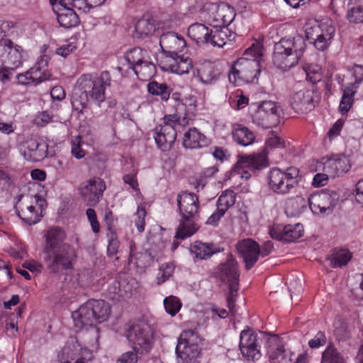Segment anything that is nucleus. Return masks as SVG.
Here are the masks:
<instances>
[{
	"label": "nucleus",
	"instance_id": "f257e3e1",
	"mask_svg": "<svg viewBox=\"0 0 363 363\" xmlns=\"http://www.w3.org/2000/svg\"><path fill=\"white\" fill-rule=\"evenodd\" d=\"M43 264L52 274H60L74 268L77 254L74 247L65 242L66 233L60 227L49 229L45 235Z\"/></svg>",
	"mask_w": 363,
	"mask_h": 363
},
{
	"label": "nucleus",
	"instance_id": "f03ea898",
	"mask_svg": "<svg viewBox=\"0 0 363 363\" xmlns=\"http://www.w3.org/2000/svg\"><path fill=\"white\" fill-rule=\"evenodd\" d=\"M262 55V45L253 43L245 51L243 56L235 62L228 74L229 81L234 84L257 82Z\"/></svg>",
	"mask_w": 363,
	"mask_h": 363
},
{
	"label": "nucleus",
	"instance_id": "7ed1b4c3",
	"mask_svg": "<svg viewBox=\"0 0 363 363\" xmlns=\"http://www.w3.org/2000/svg\"><path fill=\"white\" fill-rule=\"evenodd\" d=\"M179 214L181 216L174 238L184 240L199 229V201L196 194L182 191L177 197Z\"/></svg>",
	"mask_w": 363,
	"mask_h": 363
},
{
	"label": "nucleus",
	"instance_id": "20e7f679",
	"mask_svg": "<svg viewBox=\"0 0 363 363\" xmlns=\"http://www.w3.org/2000/svg\"><path fill=\"white\" fill-rule=\"evenodd\" d=\"M305 49V41L300 36L281 38L274 45L273 63L280 69H289L298 63Z\"/></svg>",
	"mask_w": 363,
	"mask_h": 363
},
{
	"label": "nucleus",
	"instance_id": "39448f33",
	"mask_svg": "<svg viewBox=\"0 0 363 363\" xmlns=\"http://www.w3.org/2000/svg\"><path fill=\"white\" fill-rule=\"evenodd\" d=\"M111 313L109 304L104 300L91 299L82 305L72 314L74 325L83 328L86 325H96L106 321Z\"/></svg>",
	"mask_w": 363,
	"mask_h": 363
},
{
	"label": "nucleus",
	"instance_id": "423d86ee",
	"mask_svg": "<svg viewBox=\"0 0 363 363\" xmlns=\"http://www.w3.org/2000/svg\"><path fill=\"white\" fill-rule=\"evenodd\" d=\"M190 120L189 113H185L182 118L177 115L165 116L162 123L155 128L154 138L158 147L164 152L169 150L177 138L176 126L187 125Z\"/></svg>",
	"mask_w": 363,
	"mask_h": 363
},
{
	"label": "nucleus",
	"instance_id": "0eeeda50",
	"mask_svg": "<svg viewBox=\"0 0 363 363\" xmlns=\"http://www.w3.org/2000/svg\"><path fill=\"white\" fill-rule=\"evenodd\" d=\"M77 83L84 94L100 106L105 101L106 89L111 86V77L108 71H104L99 75L84 74L78 79Z\"/></svg>",
	"mask_w": 363,
	"mask_h": 363
},
{
	"label": "nucleus",
	"instance_id": "6e6552de",
	"mask_svg": "<svg viewBox=\"0 0 363 363\" xmlns=\"http://www.w3.org/2000/svg\"><path fill=\"white\" fill-rule=\"evenodd\" d=\"M236 13L228 4H206L200 11L199 18L213 27H228L235 19Z\"/></svg>",
	"mask_w": 363,
	"mask_h": 363
},
{
	"label": "nucleus",
	"instance_id": "1a4fd4ad",
	"mask_svg": "<svg viewBox=\"0 0 363 363\" xmlns=\"http://www.w3.org/2000/svg\"><path fill=\"white\" fill-rule=\"evenodd\" d=\"M299 169L295 167H288L285 171L273 168L268 174L269 189L277 194H286L298 184L300 180Z\"/></svg>",
	"mask_w": 363,
	"mask_h": 363
},
{
	"label": "nucleus",
	"instance_id": "9d476101",
	"mask_svg": "<svg viewBox=\"0 0 363 363\" xmlns=\"http://www.w3.org/2000/svg\"><path fill=\"white\" fill-rule=\"evenodd\" d=\"M199 336L194 330L182 331L176 347L177 363H198L200 348L198 345Z\"/></svg>",
	"mask_w": 363,
	"mask_h": 363
},
{
	"label": "nucleus",
	"instance_id": "9b49d317",
	"mask_svg": "<svg viewBox=\"0 0 363 363\" xmlns=\"http://www.w3.org/2000/svg\"><path fill=\"white\" fill-rule=\"evenodd\" d=\"M125 336L133 350L141 353L150 352L153 338L151 326L144 321H139L131 325L125 332Z\"/></svg>",
	"mask_w": 363,
	"mask_h": 363
},
{
	"label": "nucleus",
	"instance_id": "f8f14e48",
	"mask_svg": "<svg viewBox=\"0 0 363 363\" xmlns=\"http://www.w3.org/2000/svg\"><path fill=\"white\" fill-rule=\"evenodd\" d=\"M60 363H89L94 356L91 350L82 347L76 337H70L57 352Z\"/></svg>",
	"mask_w": 363,
	"mask_h": 363
},
{
	"label": "nucleus",
	"instance_id": "ddd939ff",
	"mask_svg": "<svg viewBox=\"0 0 363 363\" xmlns=\"http://www.w3.org/2000/svg\"><path fill=\"white\" fill-rule=\"evenodd\" d=\"M339 199L335 191L323 189L310 196L309 208L315 215H329L333 212Z\"/></svg>",
	"mask_w": 363,
	"mask_h": 363
},
{
	"label": "nucleus",
	"instance_id": "4468645a",
	"mask_svg": "<svg viewBox=\"0 0 363 363\" xmlns=\"http://www.w3.org/2000/svg\"><path fill=\"white\" fill-rule=\"evenodd\" d=\"M281 108L272 101H262L255 112L252 120L263 128H271L279 123Z\"/></svg>",
	"mask_w": 363,
	"mask_h": 363
},
{
	"label": "nucleus",
	"instance_id": "2eb2a0df",
	"mask_svg": "<svg viewBox=\"0 0 363 363\" xmlns=\"http://www.w3.org/2000/svg\"><path fill=\"white\" fill-rule=\"evenodd\" d=\"M262 339L252 329L247 328L240 335L239 347L243 357L247 360H257L261 357Z\"/></svg>",
	"mask_w": 363,
	"mask_h": 363
},
{
	"label": "nucleus",
	"instance_id": "dca6fc26",
	"mask_svg": "<svg viewBox=\"0 0 363 363\" xmlns=\"http://www.w3.org/2000/svg\"><path fill=\"white\" fill-rule=\"evenodd\" d=\"M21 46L14 45L11 40H0V66H6L13 70L22 64Z\"/></svg>",
	"mask_w": 363,
	"mask_h": 363
},
{
	"label": "nucleus",
	"instance_id": "f3484780",
	"mask_svg": "<svg viewBox=\"0 0 363 363\" xmlns=\"http://www.w3.org/2000/svg\"><path fill=\"white\" fill-rule=\"evenodd\" d=\"M48 57H42L29 70L17 75L18 84L22 85L38 84L49 79L50 74L48 71Z\"/></svg>",
	"mask_w": 363,
	"mask_h": 363
},
{
	"label": "nucleus",
	"instance_id": "a211bd4d",
	"mask_svg": "<svg viewBox=\"0 0 363 363\" xmlns=\"http://www.w3.org/2000/svg\"><path fill=\"white\" fill-rule=\"evenodd\" d=\"M105 182L99 177L91 178L80 184L78 190L89 206H95L101 200L106 189Z\"/></svg>",
	"mask_w": 363,
	"mask_h": 363
},
{
	"label": "nucleus",
	"instance_id": "6ab92c4d",
	"mask_svg": "<svg viewBox=\"0 0 363 363\" xmlns=\"http://www.w3.org/2000/svg\"><path fill=\"white\" fill-rule=\"evenodd\" d=\"M160 67L164 71H167L177 74L188 73L192 68V61L188 57L179 55V53L174 55H164L162 57L160 63Z\"/></svg>",
	"mask_w": 363,
	"mask_h": 363
},
{
	"label": "nucleus",
	"instance_id": "aec40b11",
	"mask_svg": "<svg viewBox=\"0 0 363 363\" xmlns=\"http://www.w3.org/2000/svg\"><path fill=\"white\" fill-rule=\"evenodd\" d=\"M271 237L277 240L291 242L303 235V226L301 223L295 225H273L269 230Z\"/></svg>",
	"mask_w": 363,
	"mask_h": 363
},
{
	"label": "nucleus",
	"instance_id": "412c9836",
	"mask_svg": "<svg viewBox=\"0 0 363 363\" xmlns=\"http://www.w3.org/2000/svg\"><path fill=\"white\" fill-rule=\"evenodd\" d=\"M239 255L243 259L245 269L250 270L259 259V245L252 239H244L239 241L236 245Z\"/></svg>",
	"mask_w": 363,
	"mask_h": 363
},
{
	"label": "nucleus",
	"instance_id": "4be33fe9",
	"mask_svg": "<svg viewBox=\"0 0 363 363\" xmlns=\"http://www.w3.org/2000/svg\"><path fill=\"white\" fill-rule=\"evenodd\" d=\"M214 275L223 283L230 284L239 282L238 262L232 255H229L226 261L215 269Z\"/></svg>",
	"mask_w": 363,
	"mask_h": 363
},
{
	"label": "nucleus",
	"instance_id": "5701e85b",
	"mask_svg": "<svg viewBox=\"0 0 363 363\" xmlns=\"http://www.w3.org/2000/svg\"><path fill=\"white\" fill-rule=\"evenodd\" d=\"M160 45L164 56L182 52L186 43L182 35L175 32H167L161 35Z\"/></svg>",
	"mask_w": 363,
	"mask_h": 363
},
{
	"label": "nucleus",
	"instance_id": "b1692460",
	"mask_svg": "<svg viewBox=\"0 0 363 363\" xmlns=\"http://www.w3.org/2000/svg\"><path fill=\"white\" fill-rule=\"evenodd\" d=\"M22 198V195L18 196V203L15 206L18 216L28 225L37 223L40 220L41 216L35 210L33 196H27L23 202H20Z\"/></svg>",
	"mask_w": 363,
	"mask_h": 363
},
{
	"label": "nucleus",
	"instance_id": "393cba45",
	"mask_svg": "<svg viewBox=\"0 0 363 363\" xmlns=\"http://www.w3.org/2000/svg\"><path fill=\"white\" fill-rule=\"evenodd\" d=\"M313 94L306 89L295 92L290 98L291 108L300 113H306L313 109Z\"/></svg>",
	"mask_w": 363,
	"mask_h": 363
},
{
	"label": "nucleus",
	"instance_id": "a878e982",
	"mask_svg": "<svg viewBox=\"0 0 363 363\" xmlns=\"http://www.w3.org/2000/svg\"><path fill=\"white\" fill-rule=\"evenodd\" d=\"M269 166L268 160H238L233 171L242 178L248 179L252 174H255Z\"/></svg>",
	"mask_w": 363,
	"mask_h": 363
},
{
	"label": "nucleus",
	"instance_id": "bb28decb",
	"mask_svg": "<svg viewBox=\"0 0 363 363\" xmlns=\"http://www.w3.org/2000/svg\"><path fill=\"white\" fill-rule=\"evenodd\" d=\"M59 4L62 7L59 9L57 17V21L62 27L71 28L79 24V18L77 13L73 10L72 5L64 4L61 0H58Z\"/></svg>",
	"mask_w": 363,
	"mask_h": 363
},
{
	"label": "nucleus",
	"instance_id": "cd10ccee",
	"mask_svg": "<svg viewBox=\"0 0 363 363\" xmlns=\"http://www.w3.org/2000/svg\"><path fill=\"white\" fill-rule=\"evenodd\" d=\"M209 38L206 45H211L213 47L222 48L227 42L231 40L233 35V32L228 27H213L210 28Z\"/></svg>",
	"mask_w": 363,
	"mask_h": 363
},
{
	"label": "nucleus",
	"instance_id": "c85d7f7f",
	"mask_svg": "<svg viewBox=\"0 0 363 363\" xmlns=\"http://www.w3.org/2000/svg\"><path fill=\"white\" fill-rule=\"evenodd\" d=\"M305 32L307 40L318 50L324 51L331 43L332 40L321 34L320 28L313 27L308 23L306 26Z\"/></svg>",
	"mask_w": 363,
	"mask_h": 363
},
{
	"label": "nucleus",
	"instance_id": "c756f323",
	"mask_svg": "<svg viewBox=\"0 0 363 363\" xmlns=\"http://www.w3.org/2000/svg\"><path fill=\"white\" fill-rule=\"evenodd\" d=\"M147 56V51L140 48H134L130 51L127 52L125 55V60L127 62V69L125 73L123 72V67H117V70L122 74H128L129 70L134 69L136 65H140L145 60Z\"/></svg>",
	"mask_w": 363,
	"mask_h": 363
},
{
	"label": "nucleus",
	"instance_id": "7c9ffc66",
	"mask_svg": "<svg viewBox=\"0 0 363 363\" xmlns=\"http://www.w3.org/2000/svg\"><path fill=\"white\" fill-rule=\"evenodd\" d=\"M232 136L238 144L243 146L251 145L255 139L254 133L248 128L240 124H235L233 125Z\"/></svg>",
	"mask_w": 363,
	"mask_h": 363
},
{
	"label": "nucleus",
	"instance_id": "2f4dec72",
	"mask_svg": "<svg viewBox=\"0 0 363 363\" xmlns=\"http://www.w3.org/2000/svg\"><path fill=\"white\" fill-rule=\"evenodd\" d=\"M218 251V249L212 243L195 241L190 245V252L195 255L196 258L199 259L210 258Z\"/></svg>",
	"mask_w": 363,
	"mask_h": 363
},
{
	"label": "nucleus",
	"instance_id": "473e14b6",
	"mask_svg": "<svg viewBox=\"0 0 363 363\" xmlns=\"http://www.w3.org/2000/svg\"><path fill=\"white\" fill-rule=\"evenodd\" d=\"M210 28L206 25L199 23L191 24L187 31L188 36L198 45H206L209 38ZM211 33H210L211 34Z\"/></svg>",
	"mask_w": 363,
	"mask_h": 363
},
{
	"label": "nucleus",
	"instance_id": "72a5a7b5",
	"mask_svg": "<svg viewBox=\"0 0 363 363\" xmlns=\"http://www.w3.org/2000/svg\"><path fill=\"white\" fill-rule=\"evenodd\" d=\"M206 138L203 134L195 128H190L185 133L183 140V145L185 148H199L206 144Z\"/></svg>",
	"mask_w": 363,
	"mask_h": 363
},
{
	"label": "nucleus",
	"instance_id": "f704fd0d",
	"mask_svg": "<svg viewBox=\"0 0 363 363\" xmlns=\"http://www.w3.org/2000/svg\"><path fill=\"white\" fill-rule=\"evenodd\" d=\"M220 74L219 69L211 62L203 63L198 69V77L203 83L206 84L216 81Z\"/></svg>",
	"mask_w": 363,
	"mask_h": 363
},
{
	"label": "nucleus",
	"instance_id": "c9c22d12",
	"mask_svg": "<svg viewBox=\"0 0 363 363\" xmlns=\"http://www.w3.org/2000/svg\"><path fill=\"white\" fill-rule=\"evenodd\" d=\"M352 253L346 248H335L331 250L328 259L333 268L345 266L352 259Z\"/></svg>",
	"mask_w": 363,
	"mask_h": 363
},
{
	"label": "nucleus",
	"instance_id": "e433bc0d",
	"mask_svg": "<svg viewBox=\"0 0 363 363\" xmlns=\"http://www.w3.org/2000/svg\"><path fill=\"white\" fill-rule=\"evenodd\" d=\"M324 170L333 177H339L349 172L352 164L350 160H326Z\"/></svg>",
	"mask_w": 363,
	"mask_h": 363
},
{
	"label": "nucleus",
	"instance_id": "4c0bfd02",
	"mask_svg": "<svg viewBox=\"0 0 363 363\" xmlns=\"http://www.w3.org/2000/svg\"><path fill=\"white\" fill-rule=\"evenodd\" d=\"M148 92L155 96H159L162 101H167L170 97L172 89L165 83L152 81L147 84Z\"/></svg>",
	"mask_w": 363,
	"mask_h": 363
},
{
	"label": "nucleus",
	"instance_id": "58836bf2",
	"mask_svg": "<svg viewBox=\"0 0 363 363\" xmlns=\"http://www.w3.org/2000/svg\"><path fill=\"white\" fill-rule=\"evenodd\" d=\"M82 330L81 335L85 342L92 349L99 348V340L100 337V330L96 325H86Z\"/></svg>",
	"mask_w": 363,
	"mask_h": 363
},
{
	"label": "nucleus",
	"instance_id": "ea45409f",
	"mask_svg": "<svg viewBox=\"0 0 363 363\" xmlns=\"http://www.w3.org/2000/svg\"><path fill=\"white\" fill-rule=\"evenodd\" d=\"M132 71L140 80L147 81L155 74L156 67L152 62L145 60L140 65H136Z\"/></svg>",
	"mask_w": 363,
	"mask_h": 363
},
{
	"label": "nucleus",
	"instance_id": "a19ab883",
	"mask_svg": "<svg viewBox=\"0 0 363 363\" xmlns=\"http://www.w3.org/2000/svg\"><path fill=\"white\" fill-rule=\"evenodd\" d=\"M156 30V25L153 19L141 18L135 24V35L144 38L152 35Z\"/></svg>",
	"mask_w": 363,
	"mask_h": 363
},
{
	"label": "nucleus",
	"instance_id": "79ce46f5",
	"mask_svg": "<svg viewBox=\"0 0 363 363\" xmlns=\"http://www.w3.org/2000/svg\"><path fill=\"white\" fill-rule=\"evenodd\" d=\"M309 206L308 199L302 196H296L290 199L286 203V211L291 216H298L302 213Z\"/></svg>",
	"mask_w": 363,
	"mask_h": 363
},
{
	"label": "nucleus",
	"instance_id": "37998d69",
	"mask_svg": "<svg viewBox=\"0 0 363 363\" xmlns=\"http://www.w3.org/2000/svg\"><path fill=\"white\" fill-rule=\"evenodd\" d=\"M284 141L277 135H272L271 137L268 138L266 142V147H264L259 152H258L257 155H252V156H239L238 159H267L268 157L267 148H275L279 147H284Z\"/></svg>",
	"mask_w": 363,
	"mask_h": 363
},
{
	"label": "nucleus",
	"instance_id": "c03bdc74",
	"mask_svg": "<svg viewBox=\"0 0 363 363\" xmlns=\"http://www.w3.org/2000/svg\"><path fill=\"white\" fill-rule=\"evenodd\" d=\"M64 4L72 5L74 9L86 13L91 9L101 5L104 0H61Z\"/></svg>",
	"mask_w": 363,
	"mask_h": 363
},
{
	"label": "nucleus",
	"instance_id": "a18cd8bd",
	"mask_svg": "<svg viewBox=\"0 0 363 363\" xmlns=\"http://www.w3.org/2000/svg\"><path fill=\"white\" fill-rule=\"evenodd\" d=\"M308 23L313 27H318V28H320V33L330 40L333 38L335 33V27L331 19L325 18L321 21H315Z\"/></svg>",
	"mask_w": 363,
	"mask_h": 363
},
{
	"label": "nucleus",
	"instance_id": "49530a36",
	"mask_svg": "<svg viewBox=\"0 0 363 363\" xmlns=\"http://www.w3.org/2000/svg\"><path fill=\"white\" fill-rule=\"evenodd\" d=\"M357 0H350L348 4L347 18L350 22L359 23L363 22V7L357 4Z\"/></svg>",
	"mask_w": 363,
	"mask_h": 363
},
{
	"label": "nucleus",
	"instance_id": "de8ad7c7",
	"mask_svg": "<svg viewBox=\"0 0 363 363\" xmlns=\"http://www.w3.org/2000/svg\"><path fill=\"white\" fill-rule=\"evenodd\" d=\"M235 202V194L233 191H224L219 196L217 201V207L222 208L223 211L226 212L227 210L233 206Z\"/></svg>",
	"mask_w": 363,
	"mask_h": 363
},
{
	"label": "nucleus",
	"instance_id": "09e8293b",
	"mask_svg": "<svg viewBox=\"0 0 363 363\" xmlns=\"http://www.w3.org/2000/svg\"><path fill=\"white\" fill-rule=\"evenodd\" d=\"M88 100L89 97L84 92L80 95L75 94L72 99L73 109L80 114H84L88 106Z\"/></svg>",
	"mask_w": 363,
	"mask_h": 363
},
{
	"label": "nucleus",
	"instance_id": "8fccbe9b",
	"mask_svg": "<svg viewBox=\"0 0 363 363\" xmlns=\"http://www.w3.org/2000/svg\"><path fill=\"white\" fill-rule=\"evenodd\" d=\"M343 360L337 350L333 346H328L322 354L321 363H340Z\"/></svg>",
	"mask_w": 363,
	"mask_h": 363
},
{
	"label": "nucleus",
	"instance_id": "3c124183",
	"mask_svg": "<svg viewBox=\"0 0 363 363\" xmlns=\"http://www.w3.org/2000/svg\"><path fill=\"white\" fill-rule=\"evenodd\" d=\"M179 93H174L172 94V99L175 101V111L178 117L182 118V115L184 116L185 113H189L191 116V120L192 119V106L190 104L188 111H186V104L184 103L180 99Z\"/></svg>",
	"mask_w": 363,
	"mask_h": 363
},
{
	"label": "nucleus",
	"instance_id": "603ef678",
	"mask_svg": "<svg viewBox=\"0 0 363 363\" xmlns=\"http://www.w3.org/2000/svg\"><path fill=\"white\" fill-rule=\"evenodd\" d=\"M38 147V144L33 140L23 142L19 145V150L21 155L25 158L30 159L35 157V152Z\"/></svg>",
	"mask_w": 363,
	"mask_h": 363
},
{
	"label": "nucleus",
	"instance_id": "864d4df0",
	"mask_svg": "<svg viewBox=\"0 0 363 363\" xmlns=\"http://www.w3.org/2000/svg\"><path fill=\"white\" fill-rule=\"evenodd\" d=\"M164 306L167 313L174 316L180 310L182 303L178 298L171 296L164 298Z\"/></svg>",
	"mask_w": 363,
	"mask_h": 363
},
{
	"label": "nucleus",
	"instance_id": "5fc2aeb1",
	"mask_svg": "<svg viewBox=\"0 0 363 363\" xmlns=\"http://www.w3.org/2000/svg\"><path fill=\"white\" fill-rule=\"evenodd\" d=\"M174 267L172 263H166L161 265L157 277V284L165 282L172 274Z\"/></svg>",
	"mask_w": 363,
	"mask_h": 363
},
{
	"label": "nucleus",
	"instance_id": "6e6d98bb",
	"mask_svg": "<svg viewBox=\"0 0 363 363\" xmlns=\"http://www.w3.org/2000/svg\"><path fill=\"white\" fill-rule=\"evenodd\" d=\"M318 66H308L304 69L306 79L312 84H316L321 80V74Z\"/></svg>",
	"mask_w": 363,
	"mask_h": 363
},
{
	"label": "nucleus",
	"instance_id": "4d7b16f0",
	"mask_svg": "<svg viewBox=\"0 0 363 363\" xmlns=\"http://www.w3.org/2000/svg\"><path fill=\"white\" fill-rule=\"evenodd\" d=\"M229 286V294L227 297V302L229 310L233 312L235 308V298L238 295V291L239 289V282L232 283L228 284Z\"/></svg>",
	"mask_w": 363,
	"mask_h": 363
},
{
	"label": "nucleus",
	"instance_id": "13d9d810",
	"mask_svg": "<svg viewBox=\"0 0 363 363\" xmlns=\"http://www.w3.org/2000/svg\"><path fill=\"white\" fill-rule=\"evenodd\" d=\"M141 352L128 351L123 353L117 359L116 363H137L138 360V354H142Z\"/></svg>",
	"mask_w": 363,
	"mask_h": 363
},
{
	"label": "nucleus",
	"instance_id": "bf43d9fd",
	"mask_svg": "<svg viewBox=\"0 0 363 363\" xmlns=\"http://www.w3.org/2000/svg\"><path fill=\"white\" fill-rule=\"evenodd\" d=\"M146 211L143 207H138L135 214V224L140 233L145 230Z\"/></svg>",
	"mask_w": 363,
	"mask_h": 363
},
{
	"label": "nucleus",
	"instance_id": "052dcab7",
	"mask_svg": "<svg viewBox=\"0 0 363 363\" xmlns=\"http://www.w3.org/2000/svg\"><path fill=\"white\" fill-rule=\"evenodd\" d=\"M334 334L339 340H345L350 336L346 324L341 321L335 323Z\"/></svg>",
	"mask_w": 363,
	"mask_h": 363
},
{
	"label": "nucleus",
	"instance_id": "680f3d73",
	"mask_svg": "<svg viewBox=\"0 0 363 363\" xmlns=\"http://www.w3.org/2000/svg\"><path fill=\"white\" fill-rule=\"evenodd\" d=\"M71 152L76 159H82L85 156L84 151L81 147V137L78 136L72 141Z\"/></svg>",
	"mask_w": 363,
	"mask_h": 363
},
{
	"label": "nucleus",
	"instance_id": "e2e57ef3",
	"mask_svg": "<svg viewBox=\"0 0 363 363\" xmlns=\"http://www.w3.org/2000/svg\"><path fill=\"white\" fill-rule=\"evenodd\" d=\"M86 214L91 224L93 232L95 233H99L100 230V225L97 220L96 211L92 208H88Z\"/></svg>",
	"mask_w": 363,
	"mask_h": 363
},
{
	"label": "nucleus",
	"instance_id": "0e129e2a",
	"mask_svg": "<svg viewBox=\"0 0 363 363\" xmlns=\"http://www.w3.org/2000/svg\"><path fill=\"white\" fill-rule=\"evenodd\" d=\"M326 343V337L323 332L319 331L315 336L308 342L311 348H318Z\"/></svg>",
	"mask_w": 363,
	"mask_h": 363
},
{
	"label": "nucleus",
	"instance_id": "69168bd1",
	"mask_svg": "<svg viewBox=\"0 0 363 363\" xmlns=\"http://www.w3.org/2000/svg\"><path fill=\"white\" fill-rule=\"evenodd\" d=\"M210 152L215 159L220 160L225 159V157L228 158L231 157L229 151L228 150H225L223 147L218 146H213L210 147Z\"/></svg>",
	"mask_w": 363,
	"mask_h": 363
},
{
	"label": "nucleus",
	"instance_id": "338daca9",
	"mask_svg": "<svg viewBox=\"0 0 363 363\" xmlns=\"http://www.w3.org/2000/svg\"><path fill=\"white\" fill-rule=\"evenodd\" d=\"M120 242L116 238L112 237L108 242L107 247V255L110 257H113L118 252Z\"/></svg>",
	"mask_w": 363,
	"mask_h": 363
},
{
	"label": "nucleus",
	"instance_id": "774afa93",
	"mask_svg": "<svg viewBox=\"0 0 363 363\" xmlns=\"http://www.w3.org/2000/svg\"><path fill=\"white\" fill-rule=\"evenodd\" d=\"M236 97L238 98L237 100H231L230 105L232 107L236 109H242L245 107L249 102V99L245 96L243 94H238L237 93Z\"/></svg>",
	"mask_w": 363,
	"mask_h": 363
}]
</instances>
